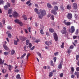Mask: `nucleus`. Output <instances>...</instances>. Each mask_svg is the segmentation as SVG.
<instances>
[{"label": "nucleus", "instance_id": "20", "mask_svg": "<svg viewBox=\"0 0 79 79\" xmlns=\"http://www.w3.org/2000/svg\"><path fill=\"white\" fill-rule=\"evenodd\" d=\"M13 68V66L10 65H9L8 67V69L9 70V71H11V69H12V68Z\"/></svg>", "mask_w": 79, "mask_h": 79}, {"label": "nucleus", "instance_id": "12", "mask_svg": "<svg viewBox=\"0 0 79 79\" xmlns=\"http://www.w3.org/2000/svg\"><path fill=\"white\" fill-rule=\"evenodd\" d=\"M66 20H64V24L65 25H66V26H69L71 25V23H70V22H67L66 23Z\"/></svg>", "mask_w": 79, "mask_h": 79}, {"label": "nucleus", "instance_id": "13", "mask_svg": "<svg viewBox=\"0 0 79 79\" xmlns=\"http://www.w3.org/2000/svg\"><path fill=\"white\" fill-rule=\"evenodd\" d=\"M51 13H53L54 15H56L57 14V12H56V11L54 10H51Z\"/></svg>", "mask_w": 79, "mask_h": 79}, {"label": "nucleus", "instance_id": "64", "mask_svg": "<svg viewBox=\"0 0 79 79\" xmlns=\"http://www.w3.org/2000/svg\"><path fill=\"white\" fill-rule=\"evenodd\" d=\"M71 78H74V75H72L71 76Z\"/></svg>", "mask_w": 79, "mask_h": 79}, {"label": "nucleus", "instance_id": "7", "mask_svg": "<svg viewBox=\"0 0 79 79\" xmlns=\"http://www.w3.org/2000/svg\"><path fill=\"white\" fill-rule=\"evenodd\" d=\"M63 29L64 30H61V33H62V34H65L66 33V27H64Z\"/></svg>", "mask_w": 79, "mask_h": 79}, {"label": "nucleus", "instance_id": "42", "mask_svg": "<svg viewBox=\"0 0 79 79\" xmlns=\"http://www.w3.org/2000/svg\"><path fill=\"white\" fill-rule=\"evenodd\" d=\"M4 54L5 55H8V52H4Z\"/></svg>", "mask_w": 79, "mask_h": 79}, {"label": "nucleus", "instance_id": "49", "mask_svg": "<svg viewBox=\"0 0 79 79\" xmlns=\"http://www.w3.org/2000/svg\"><path fill=\"white\" fill-rule=\"evenodd\" d=\"M60 9L62 10H64V8H63V5H61L60 6Z\"/></svg>", "mask_w": 79, "mask_h": 79}, {"label": "nucleus", "instance_id": "35", "mask_svg": "<svg viewBox=\"0 0 79 79\" xmlns=\"http://www.w3.org/2000/svg\"><path fill=\"white\" fill-rule=\"evenodd\" d=\"M53 73H52V72H50L49 73V77H52V76H53Z\"/></svg>", "mask_w": 79, "mask_h": 79}, {"label": "nucleus", "instance_id": "21", "mask_svg": "<svg viewBox=\"0 0 79 79\" xmlns=\"http://www.w3.org/2000/svg\"><path fill=\"white\" fill-rule=\"evenodd\" d=\"M49 31L50 32H51V33L54 32V30L52 28H50L49 29Z\"/></svg>", "mask_w": 79, "mask_h": 79}, {"label": "nucleus", "instance_id": "38", "mask_svg": "<svg viewBox=\"0 0 79 79\" xmlns=\"http://www.w3.org/2000/svg\"><path fill=\"white\" fill-rule=\"evenodd\" d=\"M73 48H74V46H73V45H71L70 47H69V49H73Z\"/></svg>", "mask_w": 79, "mask_h": 79}, {"label": "nucleus", "instance_id": "39", "mask_svg": "<svg viewBox=\"0 0 79 79\" xmlns=\"http://www.w3.org/2000/svg\"><path fill=\"white\" fill-rule=\"evenodd\" d=\"M6 70L5 69H3L2 70V72L3 73H6Z\"/></svg>", "mask_w": 79, "mask_h": 79}, {"label": "nucleus", "instance_id": "25", "mask_svg": "<svg viewBox=\"0 0 79 79\" xmlns=\"http://www.w3.org/2000/svg\"><path fill=\"white\" fill-rule=\"evenodd\" d=\"M15 53V51L14 50H12L11 52V55H14Z\"/></svg>", "mask_w": 79, "mask_h": 79}, {"label": "nucleus", "instance_id": "28", "mask_svg": "<svg viewBox=\"0 0 79 79\" xmlns=\"http://www.w3.org/2000/svg\"><path fill=\"white\" fill-rule=\"evenodd\" d=\"M45 44L46 45H48V46H49V45H50L49 42H48V41H46L45 42Z\"/></svg>", "mask_w": 79, "mask_h": 79}, {"label": "nucleus", "instance_id": "34", "mask_svg": "<svg viewBox=\"0 0 79 79\" xmlns=\"http://www.w3.org/2000/svg\"><path fill=\"white\" fill-rule=\"evenodd\" d=\"M71 71L72 72H74V69L73 67H71Z\"/></svg>", "mask_w": 79, "mask_h": 79}, {"label": "nucleus", "instance_id": "10", "mask_svg": "<svg viewBox=\"0 0 79 79\" xmlns=\"http://www.w3.org/2000/svg\"><path fill=\"white\" fill-rule=\"evenodd\" d=\"M17 41L16 40H15L14 41V43L15 45H18V42H19V39H18V38H17Z\"/></svg>", "mask_w": 79, "mask_h": 79}, {"label": "nucleus", "instance_id": "57", "mask_svg": "<svg viewBox=\"0 0 79 79\" xmlns=\"http://www.w3.org/2000/svg\"><path fill=\"white\" fill-rule=\"evenodd\" d=\"M31 27H29L28 28V31L29 32H31Z\"/></svg>", "mask_w": 79, "mask_h": 79}, {"label": "nucleus", "instance_id": "8", "mask_svg": "<svg viewBox=\"0 0 79 79\" xmlns=\"http://www.w3.org/2000/svg\"><path fill=\"white\" fill-rule=\"evenodd\" d=\"M73 8L74 10H77V4L76 3L73 4Z\"/></svg>", "mask_w": 79, "mask_h": 79}, {"label": "nucleus", "instance_id": "16", "mask_svg": "<svg viewBox=\"0 0 79 79\" xmlns=\"http://www.w3.org/2000/svg\"><path fill=\"white\" fill-rule=\"evenodd\" d=\"M4 61H5V60H3L2 61V59H0V64H3V63H4Z\"/></svg>", "mask_w": 79, "mask_h": 79}, {"label": "nucleus", "instance_id": "41", "mask_svg": "<svg viewBox=\"0 0 79 79\" xmlns=\"http://www.w3.org/2000/svg\"><path fill=\"white\" fill-rule=\"evenodd\" d=\"M8 36L9 38H11V34L9 33L8 35Z\"/></svg>", "mask_w": 79, "mask_h": 79}, {"label": "nucleus", "instance_id": "31", "mask_svg": "<svg viewBox=\"0 0 79 79\" xmlns=\"http://www.w3.org/2000/svg\"><path fill=\"white\" fill-rule=\"evenodd\" d=\"M74 18H75V19H78V15H75L74 16Z\"/></svg>", "mask_w": 79, "mask_h": 79}, {"label": "nucleus", "instance_id": "11", "mask_svg": "<svg viewBox=\"0 0 79 79\" xmlns=\"http://www.w3.org/2000/svg\"><path fill=\"white\" fill-rule=\"evenodd\" d=\"M3 47L5 50H9V52H10V50L9 49V48H8V47L6 45H3Z\"/></svg>", "mask_w": 79, "mask_h": 79}, {"label": "nucleus", "instance_id": "59", "mask_svg": "<svg viewBox=\"0 0 79 79\" xmlns=\"http://www.w3.org/2000/svg\"><path fill=\"white\" fill-rule=\"evenodd\" d=\"M77 37V36L76 35H74L73 36V38L74 39H76Z\"/></svg>", "mask_w": 79, "mask_h": 79}, {"label": "nucleus", "instance_id": "40", "mask_svg": "<svg viewBox=\"0 0 79 79\" xmlns=\"http://www.w3.org/2000/svg\"><path fill=\"white\" fill-rule=\"evenodd\" d=\"M31 54H30V53H28V54H27V59H28V57H29V56H30Z\"/></svg>", "mask_w": 79, "mask_h": 79}, {"label": "nucleus", "instance_id": "9", "mask_svg": "<svg viewBox=\"0 0 79 79\" xmlns=\"http://www.w3.org/2000/svg\"><path fill=\"white\" fill-rule=\"evenodd\" d=\"M13 16L15 18H17L18 16H19V14L16 11L14 12V14H13Z\"/></svg>", "mask_w": 79, "mask_h": 79}, {"label": "nucleus", "instance_id": "44", "mask_svg": "<svg viewBox=\"0 0 79 79\" xmlns=\"http://www.w3.org/2000/svg\"><path fill=\"white\" fill-rule=\"evenodd\" d=\"M79 56L78 55H77L76 56V58L77 60H79Z\"/></svg>", "mask_w": 79, "mask_h": 79}, {"label": "nucleus", "instance_id": "63", "mask_svg": "<svg viewBox=\"0 0 79 79\" xmlns=\"http://www.w3.org/2000/svg\"><path fill=\"white\" fill-rule=\"evenodd\" d=\"M51 16V14H50L49 13L48 14V15H47V16L48 18H49V17Z\"/></svg>", "mask_w": 79, "mask_h": 79}, {"label": "nucleus", "instance_id": "46", "mask_svg": "<svg viewBox=\"0 0 79 79\" xmlns=\"http://www.w3.org/2000/svg\"><path fill=\"white\" fill-rule=\"evenodd\" d=\"M7 29H9L10 30H11V29H12V28H11V27L10 26H9L7 27Z\"/></svg>", "mask_w": 79, "mask_h": 79}, {"label": "nucleus", "instance_id": "47", "mask_svg": "<svg viewBox=\"0 0 79 79\" xmlns=\"http://www.w3.org/2000/svg\"><path fill=\"white\" fill-rule=\"evenodd\" d=\"M78 33H79V30H78V29H77L76 30L75 34L77 35V34H78Z\"/></svg>", "mask_w": 79, "mask_h": 79}, {"label": "nucleus", "instance_id": "27", "mask_svg": "<svg viewBox=\"0 0 79 79\" xmlns=\"http://www.w3.org/2000/svg\"><path fill=\"white\" fill-rule=\"evenodd\" d=\"M64 43L63 42L62 43V45L60 46V47L62 48H64Z\"/></svg>", "mask_w": 79, "mask_h": 79}, {"label": "nucleus", "instance_id": "26", "mask_svg": "<svg viewBox=\"0 0 79 79\" xmlns=\"http://www.w3.org/2000/svg\"><path fill=\"white\" fill-rule=\"evenodd\" d=\"M40 34H41L42 35H43V34H44V31H43V30H42V29H41L40 30Z\"/></svg>", "mask_w": 79, "mask_h": 79}, {"label": "nucleus", "instance_id": "18", "mask_svg": "<svg viewBox=\"0 0 79 79\" xmlns=\"http://www.w3.org/2000/svg\"><path fill=\"white\" fill-rule=\"evenodd\" d=\"M36 53L37 55H38V56H40V58H41V57H42V54H41V53H40V52H37Z\"/></svg>", "mask_w": 79, "mask_h": 79}, {"label": "nucleus", "instance_id": "6", "mask_svg": "<svg viewBox=\"0 0 79 79\" xmlns=\"http://www.w3.org/2000/svg\"><path fill=\"white\" fill-rule=\"evenodd\" d=\"M54 38L55 41H57L58 40V35L56 33H54L53 34Z\"/></svg>", "mask_w": 79, "mask_h": 79}, {"label": "nucleus", "instance_id": "52", "mask_svg": "<svg viewBox=\"0 0 79 79\" xmlns=\"http://www.w3.org/2000/svg\"><path fill=\"white\" fill-rule=\"evenodd\" d=\"M15 73H18L19 72V71L18 69H16L15 70Z\"/></svg>", "mask_w": 79, "mask_h": 79}, {"label": "nucleus", "instance_id": "56", "mask_svg": "<svg viewBox=\"0 0 79 79\" xmlns=\"http://www.w3.org/2000/svg\"><path fill=\"white\" fill-rule=\"evenodd\" d=\"M30 2H31V1H28L26 2V3L27 5H28V4H29V3H30Z\"/></svg>", "mask_w": 79, "mask_h": 79}, {"label": "nucleus", "instance_id": "29", "mask_svg": "<svg viewBox=\"0 0 79 79\" xmlns=\"http://www.w3.org/2000/svg\"><path fill=\"white\" fill-rule=\"evenodd\" d=\"M29 40H26V44L27 45H29Z\"/></svg>", "mask_w": 79, "mask_h": 79}, {"label": "nucleus", "instance_id": "54", "mask_svg": "<svg viewBox=\"0 0 79 79\" xmlns=\"http://www.w3.org/2000/svg\"><path fill=\"white\" fill-rule=\"evenodd\" d=\"M60 77H62L63 76V73H61L60 74Z\"/></svg>", "mask_w": 79, "mask_h": 79}, {"label": "nucleus", "instance_id": "51", "mask_svg": "<svg viewBox=\"0 0 79 79\" xmlns=\"http://www.w3.org/2000/svg\"><path fill=\"white\" fill-rule=\"evenodd\" d=\"M29 46L30 48H31V47H32V44L30 43H29Z\"/></svg>", "mask_w": 79, "mask_h": 79}, {"label": "nucleus", "instance_id": "62", "mask_svg": "<svg viewBox=\"0 0 79 79\" xmlns=\"http://www.w3.org/2000/svg\"><path fill=\"white\" fill-rule=\"evenodd\" d=\"M39 41H40L39 40H35V42L36 43H38L39 42Z\"/></svg>", "mask_w": 79, "mask_h": 79}, {"label": "nucleus", "instance_id": "50", "mask_svg": "<svg viewBox=\"0 0 79 79\" xmlns=\"http://www.w3.org/2000/svg\"><path fill=\"white\" fill-rule=\"evenodd\" d=\"M53 60H54V62L55 63L56 62V57H55L53 58Z\"/></svg>", "mask_w": 79, "mask_h": 79}, {"label": "nucleus", "instance_id": "23", "mask_svg": "<svg viewBox=\"0 0 79 79\" xmlns=\"http://www.w3.org/2000/svg\"><path fill=\"white\" fill-rule=\"evenodd\" d=\"M12 9H9L8 10V14H11L12 13Z\"/></svg>", "mask_w": 79, "mask_h": 79}, {"label": "nucleus", "instance_id": "36", "mask_svg": "<svg viewBox=\"0 0 79 79\" xmlns=\"http://www.w3.org/2000/svg\"><path fill=\"white\" fill-rule=\"evenodd\" d=\"M61 68H62V65H61V64H59L58 66V68H59V69H61Z\"/></svg>", "mask_w": 79, "mask_h": 79}, {"label": "nucleus", "instance_id": "24", "mask_svg": "<svg viewBox=\"0 0 79 79\" xmlns=\"http://www.w3.org/2000/svg\"><path fill=\"white\" fill-rule=\"evenodd\" d=\"M16 78L18 79H21V77H20V75L18 74L16 77Z\"/></svg>", "mask_w": 79, "mask_h": 79}, {"label": "nucleus", "instance_id": "3", "mask_svg": "<svg viewBox=\"0 0 79 79\" xmlns=\"http://www.w3.org/2000/svg\"><path fill=\"white\" fill-rule=\"evenodd\" d=\"M75 31V28L74 26L71 27V29H69V31L71 33H73Z\"/></svg>", "mask_w": 79, "mask_h": 79}, {"label": "nucleus", "instance_id": "60", "mask_svg": "<svg viewBox=\"0 0 79 79\" xmlns=\"http://www.w3.org/2000/svg\"><path fill=\"white\" fill-rule=\"evenodd\" d=\"M76 69L77 71H79V67H77Z\"/></svg>", "mask_w": 79, "mask_h": 79}, {"label": "nucleus", "instance_id": "17", "mask_svg": "<svg viewBox=\"0 0 79 79\" xmlns=\"http://www.w3.org/2000/svg\"><path fill=\"white\" fill-rule=\"evenodd\" d=\"M67 8L69 10L71 9V6L70 5H69L67 6Z\"/></svg>", "mask_w": 79, "mask_h": 79}, {"label": "nucleus", "instance_id": "15", "mask_svg": "<svg viewBox=\"0 0 79 79\" xmlns=\"http://www.w3.org/2000/svg\"><path fill=\"white\" fill-rule=\"evenodd\" d=\"M22 17L23 18V19L25 20V21H26L27 20V17H26V15H23L22 16Z\"/></svg>", "mask_w": 79, "mask_h": 79}, {"label": "nucleus", "instance_id": "4", "mask_svg": "<svg viewBox=\"0 0 79 79\" xmlns=\"http://www.w3.org/2000/svg\"><path fill=\"white\" fill-rule=\"evenodd\" d=\"M73 18V15L71 13H69L67 16V18L69 19H71Z\"/></svg>", "mask_w": 79, "mask_h": 79}, {"label": "nucleus", "instance_id": "1", "mask_svg": "<svg viewBox=\"0 0 79 79\" xmlns=\"http://www.w3.org/2000/svg\"><path fill=\"white\" fill-rule=\"evenodd\" d=\"M34 11L36 12L37 14L38 15V17L40 19H42L44 16L46 15V11L45 10L40 9L39 10L38 9L35 8L34 9Z\"/></svg>", "mask_w": 79, "mask_h": 79}, {"label": "nucleus", "instance_id": "30", "mask_svg": "<svg viewBox=\"0 0 79 79\" xmlns=\"http://www.w3.org/2000/svg\"><path fill=\"white\" fill-rule=\"evenodd\" d=\"M54 10H56V11H58V7L57 6H55L54 7Z\"/></svg>", "mask_w": 79, "mask_h": 79}, {"label": "nucleus", "instance_id": "5", "mask_svg": "<svg viewBox=\"0 0 79 79\" xmlns=\"http://www.w3.org/2000/svg\"><path fill=\"white\" fill-rule=\"evenodd\" d=\"M19 38L21 40H23V41H24V40H26L27 38L23 36H19Z\"/></svg>", "mask_w": 79, "mask_h": 79}, {"label": "nucleus", "instance_id": "45", "mask_svg": "<svg viewBox=\"0 0 79 79\" xmlns=\"http://www.w3.org/2000/svg\"><path fill=\"white\" fill-rule=\"evenodd\" d=\"M51 66H53V61L51 60Z\"/></svg>", "mask_w": 79, "mask_h": 79}, {"label": "nucleus", "instance_id": "55", "mask_svg": "<svg viewBox=\"0 0 79 79\" xmlns=\"http://www.w3.org/2000/svg\"><path fill=\"white\" fill-rule=\"evenodd\" d=\"M24 31L27 34V33H28V31H27V29H24Z\"/></svg>", "mask_w": 79, "mask_h": 79}, {"label": "nucleus", "instance_id": "32", "mask_svg": "<svg viewBox=\"0 0 79 79\" xmlns=\"http://www.w3.org/2000/svg\"><path fill=\"white\" fill-rule=\"evenodd\" d=\"M8 6L7 5H6L4 6V8L5 10H8Z\"/></svg>", "mask_w": 79, "mask_h": 79}, {"label": "nucleus", "instance_id": "61", "mask_svg": "<svg viewBox=\"0 0 79 79\" xmlns=\"http://www.w3.org/2000/svg\"><path fill=\"white\" fill-rule=\"evenodd\" d=\"M35 7H38L39 6H38V4H35Z\"/></svg>", "mask_w": 79, "mask_h": 79}, {"label": "nucleus", "instance_id": "14", "mask_svg": "<svg viewBox=\"0 0 79 79\" xmlns=\"http://www.w3.org/2000/svg\"><path fill=\"white\" fill-rule=\"evenodd\" d=\"M74 74L77 76V79L79 78V72H75Z\"/></svg>", "mask_w": 79, "mask_h": 79}, {"label": "nucleus", "instance_id": "43", "mask_svg": "<svg viewBox=\"0 0 79 79\" xmlns=\"http://www.w3.org/2000/svg\"><path fill=\"white\" fill-rule=\"evenodd\" d=\"M35 48V46H33L31 48H30V50H33Z\"/></svg>", "mask_w": 79, "mask_h": 79}, {"label": "nucleus", "instance_id": "58", "mask_svg": "<svg viewBox=\"0 0 79 79\" xmlns=\"http://www.w3.org/2000/svg\"><path fill=\"white\" fill-rule=\"evenodd\" d=\"M0 27H3V25L2 24V23L0 22Z\"/></svg>", "mask_w": 79, "mask_h": 79}, {"label": "nucleus", "instance_id": "48", "mask_svg": "<svg viewBox=\"0 0 79 79\" xmlns=\"http://www.w3.org/2000/svg\"><path fill=\"white\" fill-rule=\"evenodd\" d=\"M54 55L55 56H57V55H58V52H56L54 53Z\"/></svg>", "mask_w": 79, "mask_h": 79}, {"label": "nucleus", "instance_id": "22", "mask_svg": "<svg viewBox=\"0 0 79 79\" xmlns=\"http://www.w3.org/2000/svg\"><path fill=\"white\" fill-rule=\"evenodd\" d=\"M47 6L48 7V8H52V5H51V4L49 3H48L47 4Z\"/></svg>", "mask_w": 79, "mask_h": 79}, {"label": "nucleus", "instance_id": "37", "mask_svg": "<svg viewBox=\"0 0 79 79\" xmlns=\"http://www.w3.org/2000/svg\"><path fill=\"white\" fill-rule=\"evenodd\" d=\"M7 7L8 8H9V7L10 6H11V4L8 2L7 3Z\"/></svg>", "mask_w": 79, "mask_h": 79}, {"label": "nucleus", "instance_id": "19", "mask_svg": "<svg viewBox=\"0 0 79 79\" xmlns=\"http://www.w3.org/2000/svg\"><path fill=\"white\" fill-rule=\"evenodd\" d=\"M50 19L52 21H54V20L55 19H54V16L53 15H52L50 17Z\"/></svg>", "mask_w": 79, "mask_h": 79}, {"label": "nucleus", "instance_id": "2", "mask_svg": "<svg viewBox=\"0 0 79 79\" xmlns=\"http://www.w3.org/2000/svg\"><path fill=\"white\" fill-rule=\"evenodd\" d=\"M14 21L15 23H17V24H19L20 26H23V25L24 24L22 23L21 21H20L18 19H16Z\"/></svg>", "mask_w": 79, "mask_h": 79}, {"label": "nucleus", "instance_id": "53", "mask_svg": "<svg viewBox=\"0 0 79 79\" xmlns=\"http://www.w3.org/2000/svg\"><path fill=\"white\" fill-rule=\"evenodd\" d=\"M3 1L0 0V5H2V4H3Z\"/></svg>", "mask_w": 79, "mask_h": 79}, {"label": "nucleus", "instance_id": "33", "mask_svg": "<svg viewBox=\"0 0 79 79\" xmlns=\"http://www.w3.org/2000/svg\"><path fill=\"white\" fill-rule=\"evenodd\" d=\"M72 50H70V49H69L68 50V51H67V52L69 54L71 53Z\"/></svg>", "mask_w": 79, "mask_h": 79}]
</instances>
